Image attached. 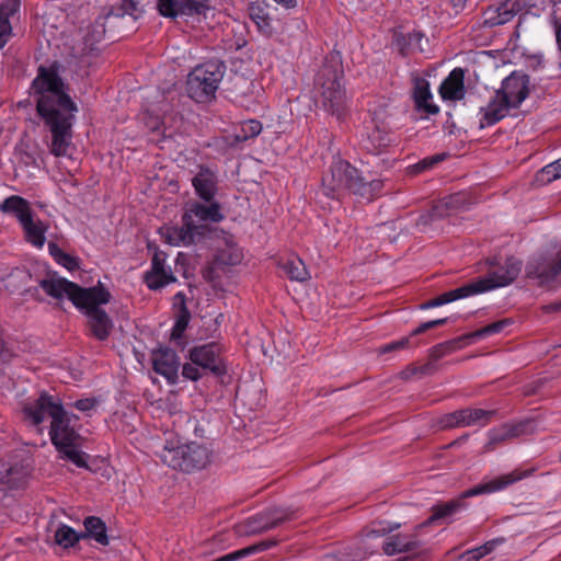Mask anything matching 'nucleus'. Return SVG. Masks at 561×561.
I'll return each instance as SVG.
<instances>
[{
	"mask_svg": "<svg viewBox=\"0 0 561 561\" xmlns=\"http://www.w3.org/2000/svg\"><path fill=\"white\" fill-rule=\"evenodd\" d=\"M42 289L53 298L69 299L78 309L82 310L89 320L91 331L99 340L110 335L113 322L101 308L111 300V293L101 282L90 288H81L65 278L50 277L41 282Z\"/></svg>",
	"mask_w": 561,
	"mask_h": 561,
	"instance_id": "nucleus-3",
	"label": "nucleus"
},
{
	"mask_svg": "<svg viewBox=\"0 0 561 561\" xmlns=\"http://www.w3.org/2000/svg\"><path fill=\"white\" fill-rule=\"evenodd\" d=\"M480 558H478V553L474 549H470L466 551L461 557L460 561H479Z\"/></svg>",
	"mask_w": 561,
	"mask_h": 561,
	"instance_id": "nucleus-49",
	"label": "nucleus"
},
{
	"mask_svg": "<svg viewBox=\"0 0 561 561\" xmlns=\"http://www.w3.org/2000/svg\"><path fill=\"white\" fill-rule=\"evenodd\" d=\"M431 321H432L433 328H435L437 325L445 324L447 322V318H442V319H436V320H431Z\"/></svg>",
	"mask_w": 561,
	"mask_h": 561,
	"instance_id": "nucleus-55",
	"label": "nucleus"
},
{
	"mask_svg": "<svg viewBox=\"0 0 561 561\" xmlns=\"http://www.w3.org/2000/svg\"><path fill=\"white\" fill-rule=\"evenodd\" d=\"M557 41L561 44V24L556 27Z\"/></svg>",
	"mask_w": 561,
	"mask_h": 561,
	"instance_id": "nucleus-58",
	"label": "nucleus"
},
{
	"mask_svg": "<svg viewBox=\"0 0 561 561\" xmlns=\"http://www.w3.org/2000/svg\"><path fill=\"white\" fill-rule=\"evenodd\" d=\"M48 250L54 260L66 270L71 272L79 267L77 259L64 252L57 244L49 243Z\"/></svg>",
	"mask_w": 561,
	"mask_h": 561,
	"instance_id": "nucleus-35",
	"label": "nucleus"
},
{
	"mask_svg": "<svg viewBox=\"0 0 561 561\" xmlns=\"http://www.w3.org/2000/svg\"><path fill=\"white\" fill-rule=\"evenodd\" d=\"M369 140L377 150H381L388 147L393 140V135L387 131L385 128L376 126L369 134Z\"/></svg>",
	"mask_w": 561,
	"mask_h": 561,
	"instance_id": "nucleus-38",
	"label": "nucleus"
},
{
	"mask_svg": "<svg viewBox=\"0 0 561 561\" xmlns=\"http://www.w3.org/2000/svg\"><path fill=\"white\" fill-rule=\"evenodd\" d=\"M158 456L168 467L184 472L204 469L210 461L206 446L195 442L185 443L178 436L168 438Z\"/></svg>",
	"mask_w": 561,
	"mask_h": 561,
	"instance_id": "nucleus-5",
	"label": "nucleus"
},
{
	"mask_svg": "<svg viewBox=\"0 0 561 561\" xmlns=\"http://www.w3.org/2000/svg\"><path fill=\"white\" fill-rule=\"evenodd\" d=\"M466 196L462 193H457L445 197L433 208V216L444 217L448 216L450 210L465 208Z\"/></svg>",
	"mask_w": 561,
	"mask_h": 561,
	"instance_id": "nucleus-30",
	"label": "nucleus"
},
{
	"mask_svg": "<svg viewBox=\"0 0 561 561\" xmlns=\"http://www.w3.org/2000/svg\"><path fill=\"white\" fill-rule=\"evenodd\" d=\"M541 175L547 181L561 178V158L542 168Z\"/></svg>",
	"mask_w": 561,
	"mask_h": 561,
	"instance_id": "nucleus-40",
	"label": "nucleus"
},
{
	"mask_svg": "<svg viewBox=\"0 0 561 561\" xmlns=\"http://www.w3.org/2000/svg\"><path fill=\"white\" fill-rule=\"evenodd\" d=\"M414 103L419 112L426 115L438 113V106L433 102V94L431 93L430 85L425 80H417L414 87Z\"/></svg>",
	"mask_w": 561,
	"mask_h": 561,
	"instance_id": "nucleus-25",
	"label": "nucleus"
},
{
	"mask_svg": "<svg viewBox=\"0 0 561 561\" xmlns=\"http://www.w3.org/2000/svg\"><path fill=\"white\" fill-rule=\"evenodd\" d=\"M182 375L190 380L196 381L198 380L202 375L199 373L198 366L192 364H184L182 368Z\"/></svg>",
	"mask_w": 561,
	"mask_h": 561,
	"instance_id": "nucleus-46",
	"label": "nucleus"
},
{
	"mask_svg": "<svg viewBox=\"0 0 561 561\" xmlns=\"http://www.w3.org/2000/svg\"><path fill=\"white\" fill-rule=\"evenodd\" d=\"M0 210L16 217L28 243L37 249L44 247L48 228L42 220L34 218L26 199L15 195L10 196L0 204Z\"/></svg>",
	"mask_w": 561,
	"mask_h": 561,
	"instance_id": "nucleus-6",
	"label": "nucleus"
},
{
	"mask_svg": "<svg viewBox=\"0 0 561 561\" xmlns=\"http://www.w3.org/2000/svg\"><path fill=\"white\" fill-rule=\"evenodd\" d=\"M175 299H176V300H180V301H184V295H183L182 293H178V294L175 295Z\"/></svg>",
	"mask_w": 561,
	"mask_h": 561,
	"instance_id": "nucleus-59",
	"label": "nucleus"
},
{
	"mask_svg": "<svg viewBox=\"0 0 561 561\" xmlns=\"http://www.w3.org/2000/svg\"><path fill=\"white\" fill-rule=\"evenodd\" d=\"M409 337H403L399 341L388 343L379 348V354H386L392 351L404 348L409 345Z\"/></svg>",
	"mask_w": 561,
	"mask_h": 561,
	"instance_id": "nucleus-44",
	"label": "nucleus"
},
{
	"mask_svg": "<svg viewBox=\"0 0 561 561\" xmlns=\"http://www.w3.org/2000/svg\"><path fill=\"white\" fill-rule=\"evenodd\" d=\"M256 24L259 25L260 28H265L270 26V23L266 19H261V22L257 21Z\"/></svg>",
	"mask_w": 561,
	"mask_h": 561,
	"instance_id": "nucleus-56",
	"label": "nucleus"
},
{
	"mask_svg": "<svg viewBox=\"0 0 561 561\" xmlns=\"http://www.w3.org/2000/svg\"><path fill=\"white\" fill-rule=\"evenodd\" d=\"M23 413L24 419L33 425L50 420L49 436L57 450L77 467L87 466L85 454L78 448L79 436L70 425L71 419L57 397L42 393L24 405Z\"/></svg>",
	"mask_w": 561,
	"mask_h": 561,
	"instance_id": "nucleus-2",
	"label": "nucleus"
},
{
	"mask_svg": "<svg viewBox=\"0 0 561 561\" xmlns=\"http://www.w3.org/2000/svg\"><path fill=\"white\" fill-rule=\"evenodd\" d=\"M153 370L163 376L169 383L176 382L179 377L180 359L175 351L169 347H160L152 353Z\"/></svg>",
	"mask_w": 561,
	"mask_h": 561,
	"instance_id": "nucleus-16",
	"label": "nucleus"
},
{
	"mask_svg": "<svg viewBox=\"0 0 561 561\" xmlns=\"http://www.w3.org/2000/svg\"><path fill=\"white\" fill-rule=\"evenodd\" d=\"M161 238L165 243L172 247H187L195 242L196 237H201L195 226H188L182 221V226H163L160 228Z\"/></svg>",
	"mask_w": 561,
	"mask_h": 561,
	"instance_id": "nucleus-20",
	"label": "nucleus"
},
{
	"mask_svg": "<svg viewBox=\"0 0 561 561\" xmlns=\"http://www.w3.org/2000/svg\"><path fill=\"white\" fill-rule=\"evenodd\" d=\"M221 347L216 343L195 346L190 351V360L202 369L216 375L225 373V366L220 358Z\"/></svg>",
	"mask_w": 561,
	"mask_h": 561,
	"instance_id": "nucleus-12",
	"label": "nucleus"
},
{
	"mask_svg": "<svg viewBox=\"0 0 561 561\" xmlns=\"http://www.w3.org/2000/svg\"><path fill=\"white\" fill-rule=\"evenodd\" d=\"M531 474V470H515L510 473L493 478L468 490L466 496H476L483 493H494L506 489Z\"/></svg>",
	"mask_w": 561,
	"mask_h": 561,
	"instance_id": "nucleus-18",
	"label": "nucleus"
},
{
	"mask_svg": "<svg viewBox=\"0 0 561 561\" xmlns=\"http://www.w3.org/2000/svg\"><path fill=\"white\" fill-rule=\"evenodd\" d=\"M187 324H188V316L186 313L181 314L174 323V327L172 330V337L180 339L182 333L185 331Z\"/></svg>",
	"mask_w": 561,
	"mask_h": 561,
	"instance_id": "nucleus-42",
	"label": "nucleus"
},
{
	"mask_svg": "<svg viewBox=\"0 0 561 561\" xmlns=\"http://www.w3.org/2000/svg\"><path fill=\"white\" fill-rule=\"evenodd\" d=\"M460 507V504L457 502H448L444 505H438L434 508L433 515L430 517L428 523H434L435 520L446 518L455 514Z\"/></svg>",
	"mask_w": 561,
	"mask_h": 561,
	"instance_id": "nucleus-39",
	"label": "nucleus"
},
{
	"mask_svg": "<svg viewBox=\"0 0 561 561\" xmlns=\"http://www.w3.org/2000/svg\"><path fill=\"white\" fill-rule=\"evenodd\" d=\"M382 181L378 179L367 180L360 176L355 194L367 199L374 198L381 190Z\"/></svg>",
	"mask_w": 561,
	"mask_h": 561,
	"instance_id": "nucleus-36",
	"label": "nucleus"
},
{
	"mask_svg": "<svg viewBox=\"0 0 561 561\" xmlns=\"http://www.w3.org/2000/svg\"><path fill=\"white\" fill-rule=\"evenodd\" d=\"M273 519L267 520L264 525L261 526L262 529H270L277 526L282 520L285 519V514L279 510H275L272 512Z\"/></svg>",
	"mask_w": 561,
	"mask_h": 561,
	"instance_id": "nucleus-48",
	"label": "nucleus"
},
{
	"mask_svg": "<svg viewBox=\"0 0 561 561\" xmlns=\"http://www.w3.org/2000/svg\"><path fill=\"white\" fill-rule=\"evenodd\" d=\"M157 5L161 15L175 18L201 13L206 8V0H158Z\"/></svg>",
	"mask_w": 561,
	"mask_h": 561,
	"instance_id": "nucleus-19",
	"label": "nucleus"
},
{
	"mask_svg": "<svg viewBox=\"0 0 561 561\" xmlns=\"http://www.w3.org/2000/svg\"><path fill=\"white\" fill-rule=\"evenodd\" d=\"M192 185L201 199L210 202L214 201L217 194L218 179L214 171L202 167L192 179Z\"/></svg>",
	"mask_w": 561,
	"mask_h": 561,
	"instance_id": "nucleus-21",
	"label": "nucleus"
},
{
	"mask_svg": "<svg viewBox=\"0 0 561 561\" xmlns=\"http://www.w3.org/2000/svg\"><path fill=\"white\" fill-rule=\"evenodd\" d=\"M284 270L293 280L305 282L310 277L305 263L300 259L287 261L284 264Z\"/></svg>",
	"mask_w": 561,
	"mask_h": 561,
	"instance_id": "nucleus-34",
	"label": "nucleus"
},
{
	"mask_svg": "<svg viewBox=\"0 0 561 561\" xmlns=\"http://www.w3.org/2000/svg\"><path fill=\"white\" fill-rule=\"evenodd\" d=\"M504 542L503 538H495L492 540L486 541L484 545L474 548L476 552L478 553V558H483L488 554H490L497 546L502 545Z\"/></svg>",
	"mask_w": 561,
	"mask_h": 561,
	"instance_id": "nucleus-41",
	"label": "nucleus"
},
{
	"mask_svg": "<svg viewBox=\"0 0 561 561\" xmlns=\"http://www.w3.org/2000/svg\"><path fill=\"white\" fill-rule=\"evenodd\" d=\"M419 546L417 540L410 535H397L386 539L382 549L386 554L393 556L414 550Z\"/></svg>",
	"mask_w": 561,
	"mask_h": 561,
	"instance_id": "nucleus-28",
	"label": "nucleus"
},
{
	"mask_svg": "<svg viewBox=\"0 0 561 561\" xmlns=\"http://www.w3.org/2000/svg\"><path fill=\"white\" fill-rule=\"evenodd\" d=\"M54 537L57 545L67 549L73 547L80 539H83L84 535L77 533L72 527L66 524H59Z\"/></svg>",
	"mask_w": 561,
	"mask_h": 561,
	"instance_id": "nucleus-31",
	"label": "nucleus"
},
{
	"mask_svg": "<svg viewBox=\"0 0 561 561\" xmlns=\"http://www.w3.org/2000/svg\"><path fill=\"white\" fill-rule=\"evenodd\" d=\"M525 273L539 286L556 289L561 286V256H534L527 262Z\"/></svg>",
	"mask_w": 561,
	"mask_h": 561,
	"instance_id": "nucleus-8",
	"label": "nucleus"
},
{
	"mask_svg": "<svg viewBox=\"0 0 561 561\" xmlns=\"http://www.w3.org/2000/svg\"><path fill=\"white\" fill-rule=\"evenodd\" d=\"M534 7L529 0H505L496 8H490L484 12V24L493 27L505 24L525 7Z\"/></svg>",
	"mask_w": 561,
	"mask_h": 561,
	"instance_id": "nucleus-14",
	"label": "nucleus"
},
{
	"mask_svg": "<svg viewBox=\"0 0 561 561\" xmlns=\"http://www.w3.org/2000/svg\"><path fill=\"white\" fill-rule=\"evenodd\" d=\"M497 93L511 106L517 107L529 94V78L524 73L513 72L502 82Z\"/></svg>",
	"mask_w": 561,
	"mask_h": 561,
	"instance_id": "nucleus-13",
	"label": "nucleus"
},
{
	"mask_svg": "<svg viewBox=\"0 0 561 561\" xmlns=\"http://www.w3.org/2000/svg\"><path fill=\"white\" fill-rule=\"evenodd\" d=\"M144 115L147 128L152 131L160 130L161 126L164 124L163 119L160 116H151L148 111H146Z\"/></svg>",
	"mask_w": 561,
	"mask_h": 561,
	"instance_id": "nucleus-43",
	"label": "nucleus"
},
{
	"mask_svg": "<svg viewBox=\"0 0 561 561\" xmlns=\"http://www.w3.org/2000/svg\"><path fill=\"white\" fill-rule=\"evenodd\" d=\"M85 531L81 533L84 538H91L102 546H107L110 540L106 534V526L104 522L95 516H89L84 519Z\"/></svg>",
	"mask_w": 561,
	"mask_h": 561,
	"instance_id": "nucleus-29",
	"label": "nucleus"
},
{
	"mask_svg": "<svg viewBox=\"0 0 561 561\" xmlns=\"http://www.w3.org/2000/svg\"><path fill=\"white\" fill-rule=\"evenodd\" d=\"M37 95V111L53 134L50 151L56 157L69 154L71 146V121L77 106L67 94L65 84L51 67H41L33 81Z\"/></svg>",
	"mask_w": 561,
	"mask_h": 561,
	"instance_id": "nucleus-1",
	"label": "nucleus"
},
{
	"mask_svg": "<svg viewBox=\"0 0 561 561\" xmlns=\"http://www.w3.org/2000/svg\"><path fill=\"white\" fill-rule=\"evenodd\" d=\"M491 413L482 409H465L446 416L445 426H471L484 424Z\"/></svg>",
	"mask_w": 561,
	"mask_h": 561,
	"instance_id": "nucleus-23",
	"label": "nucleus"
},
{
	"mask_svg": "<svg viewBox=\"0 0 561 561\" xmlns=\"http://www.w3.org/2000/svg\"><path fill=\"white\" fill-rule=\"evenodd\" d=\"M480 294L476 280L438 296L442 306Z\"/></svg>",
	"mask_w": 561,
	"mask_h": 561,
	"instance_id": "nucleus-32",
	"label": "nucleus"
},
{
	"mask_svg": "<svg viewBox=\"0 0 561 561\" xmlns=\"http://www.w3.org/2000/svg\"><path fill=\"white\" fill-rule=\"evenodd\" d=\"M522 424H503L489 431V442L486 448L493 449L497 444L504 443L511 438L517 437L523 433Z\"/></svg>",
	"mask_w": 561,
	"mask_h": 561,
	"instance_id": "nucleus-27",
	"label": "nucleus"
},
{
	"mask_svg": "<svg viewBox=\"0 0 561 561\" xmlns=\"http://www.w3.org/2000/svg\"><path fill=\"white\" fill-rule=\"evenodd\" d=\"M20 9L19 0H4L0 4V48L9 41L12 32L10 18Z\"/></svg>",
	"mask_w": 561,
	"mask_h": 561,
	"instance_id": "nucleus-26",
	"label": "nucleus"
},
{
	"mask_svg": "<svg viewBox=\"0 0 561 561\" xmlns=\"http://www.w3.org/2000/svg\"><path fill=\"white\" fill-rule=\"evenodd\" d=\"M241 260V254L238 252V251H234L232 254H231V257L229 260V264H236L238 262H240Z\"/></svg>",
	"mask_w": 561,
	"mask_h": 561,
	"instance_id": "nucleus-53",
	"label": "nucleus"
},
{
	"mask_svg": "<svg viewBox=\"0 0 561 561\" xmlns=\"http://www.w3.org/2000/svg\"><path fill=\"white\" fill-rule=\"evenodd\" d=\"M262 131V124L256 119H248L241 122L239 130L236 131V141L241 142L250 138L256 137Z\"/></svg>",
	"mask_w": 561,
	"mask_h": 561,
	"instance_id": "nucleus-33",
	"label": "nucleus"
},
{
	"mask_svg": "<svg viewBox=\"0 0 561 561\" xmlns=\"http://www.w3.org/2000/svg\"><path fill=\"white\" fill-rule=\"evenodd\" d=\"M465 72L461 68H455L439 87V94L443 100L458 101L465 96L463 85Z\"/></svg>",
	"mask_w": 561,
	"mask_h": 561,
	"instance_id": "nucleus-22",
	"label": "nucleus"
},
{
	"mask_svg": "<svg viewBox=\"0 0 561 561\" xmlns=\"http://www.w3.org/2000/svg\"><path fill=\"white\" fill-rule=\"evenodd\" d=\"M439 306H442V301L439 300L438 297H436L434 299H431V300L422 304L420 306V309L426 310V309H431V308H435V307H439Z\"/></svg>",
	"mask_w": 561,
	"mask_h": 561,
	"instance_id": "nucleus-50",
	"label": "nucleus"
},
{
	"mask_svg": "<svg viewBox=\"0 0 561 561\" xmlns=\"http://www.w3.org/2000/svg\"><path fill=\"white\" fill-rule=\"evenodd\" d=\"M224 77V67L217 61L196 66L187 77V93L196 102H207L214 98Z\"/></svg>",
	"mask_w": 561,
	"mask_h": 561,
	"instance_id": "nucleus-7",
	"label": "nucleus"
},
{
	"mask_svg": "<svg viewBox=\"0 0 561 561\" xmlns=\"http://www.w3.org/2000/svg\"><path fill=\"white\" fill-rule=\"evenodd\" d=\"M510 108L511 106L496 92L488 105L480 110L481 127L494 125L507 115Z\"/></svg>",
	"mask_w": 561,
	"mask_h": 561,
	"instance_id": "nucleus-24",
	"label": "nucleus"
},
{
	"mask_svg": "<svg viewBox=\"0 0 561 561\" xmlns=\"http://www.w3.org/2000/svg\"><path fill=\"white\" fill-rule=\"evenodd\" d=\"M522 271V262L508 257L503 264L494 266L486 276L476 280L480 294L510 285Z\"/></svg>",
	"mask_w": 561,
	"mask_h": 561,
	"instance_id": "nucleus-11",
	"label": "nucleus"
},
{
	"mask_svg": "<svg viewBox=\"0 0 561 561\" xmlns=\"http://www.w3.org/2000/svg\"><path fill=\"white\" fill-rule=\"evenodd\" d=\"M224 217L218 202H193L187 205L182 221L187 222L188 226H195L197 232L203 236L208 224L220 222Z\"/></svg>",
	"mask_w": 561,
	"mask_h": 561,
	"instance_id": "nucleus-10",
	"label": "nucleus"
},
{
	"mask_svg": "<svg viewBox=\"0 0 561 561\" xmlns=\"http://www.w3.org/2000/svg\"><path fill=\"white\" fill-rule=\"evenodd\" d=\"M342 79L341 62L336 56H332L321 67L314 81L317 102L325 112L337 117L342 116L347 103Z\"/></svg>",
	"mask_w": 561,
	"mask_h": 561,
	"instance_id": "nucleus-4",
	"label": "nucleus"
},
{
	"mask_svg": "<svg viewBox=\"0 0 561 561\" xmlns=\"http://www.w3.org/2000/svg\"><path fill=\"white\" fill-rule=\"evenodd\" d=\"M176 280L170 266L165 265V254L154 253L151 268L145 275V282L150 289L157 290Z\"/></svg>",
	"mask_w": 561,
	"mask_h": 561,
	"instance_id": "nucleus-17",
	"label": "nucleus"
},
{
	"mask_svg": "<svg viewBox=\"0 0 561 561\" xmlns=\"http://www.w3.org/2000/svg\"><path fill=\"white\" fill-rule=\"evenodd\" d=\"M444 158H445V156H444V154H436V156H434V157L426 158V159L422 160L421 162H419V163L415 165V168H416L417 170H420V171H421V170H425V169H427V168H431V167H432V165H434L435 163L443 161V160H444Z\"/></svg>",
	"mask_w": 561,
	"mask_h": 561,
	"instance_id": "nucleus-47",
	"label": "nucleus"
},
{
	"mask_svg": "<svg viewBox=\"0 0 561 561\" xmlns=\"http://www.w3.org/2000/svg\"><path fill=\"white\" fill-rule=\"evenodd\" d=\"M360 176L356 168L339 159L332 163L330 172L323 176V193L329 197H334L344 190L355 193Z\"/></svg>",
	"mask_w": 561,
	"mask_h": 561,
	"instance_id": "nucleus-9",
	"label": "nucleus"
},
{
	"mask_svg": "<svg viewBox=\"0 0 561 561\" xmlns=\"http://www.w3.org/2000/svg\"><path fill=\"white\" fill-rule=\"evenodd\" d=\"M512 321L510 319H502L499 321H495L489 325H485L484 328L469 334L465 335L448 342H445L443 344H439L435 346L434 353L437 354V356L444 355L446 353L454 352L460 347H462L463 342L469 339H483L489 335L497 334L503 332L507 327H510Z\"/></svg>",
	"mask_w": 561,
	"mask_h": 561,
	"instance_id": "nucleus-15",
	"label": "nucleus"
},
{
	"mask_svg": "<svg viewBox=\"0 0 561 561\" xmlns=\"http://www.w3.org/2000/svg\"><path fill=\"white\" fill-rule=\"evenodd\" d=\"M400 527L398 523H390L387 520L375 522L371 524L370 528L367 530L365 540L368 541L370 539L382 537Z\"/></svg>",
	"mask_w": 561,
	"mask_h": 561,
	"instance_id": "nucleus-37",
	"label": "nucleus"
},
{
	"mask_svg": "<svg viewBox=\"0 0 561 561\" xmlns=\"http://www.w3.org/2000/svg\"><path fill=\"white\" fill-rule=\"evenodd\" d=\"M433 328L432 321H427L419 325L415 330L412 331V335H417L424 333L425 331Z\"/></svg>",
	"mask_w": 561,
	"mask_h": 561,
	"instance_id": "nucleus-52",
	"label": "nucleus"
},
{
	"mask_svg": "<svg viewBox=\"0 0 561 561\" xmlns=\"http://www.w3.org/2000/svg\"><path fill=\"white\" fill-rule=\"evenodd\" d=\"M467 0H450L455 9H462Z\"/></svg>",
	"mask_w": 561,
	"mask_h": 561,
	"instance_id": "nucleus-54",
	"label": "nucleus"
},
{
	"mask_svg": "<svg viewBox=\"0 0 561 561\" xmlns=\"http://www.w3.org/2000/svg\"><path fill=\"white\" fill-rule=\"evenodd\" d=\"M561 309V301L558 304H552L547 307V310L557 311Z\"/></svg>",
	"mask_w": 561,
	"mask_h": 561,
	"instance_id": "nucleus-57",
	"label": "nucleus"
},
{
	"mask_svg": "<svg viewBox=\"0 0 561 561\" xmlns=\"http://www.w3.org/2000/svg\"><path fill=\"white\" fill-rule=\"evenodd\" d=\"M96 404L98 401L94 398H85L77 400L75 407L81 412L89 413L96 408Z\"/></svg>",
	"mask_w": 561,
	"mask_h": 561,
	"instance_id": "nucleus-45",
	"label": "nucleus"
},
{
	"mask_svg": "<svg viewBox=\"0 0 561 561\" xmlns=\"http://www.w3.org/2000/svg\"><path fill=\"white\" fill-rule=\"evenodd\" d=\"M374 552H375V550H370V551L358 550L353 556H351L348 559L351 561L362 560V559H365L366 557H368L369 554H373Z\"/></svg>",
	"mask_w": 561,
	"mask_h": 561,
	"instance_id": "nucleus-51",
	"label": "nucleus"
}]
</instances>
